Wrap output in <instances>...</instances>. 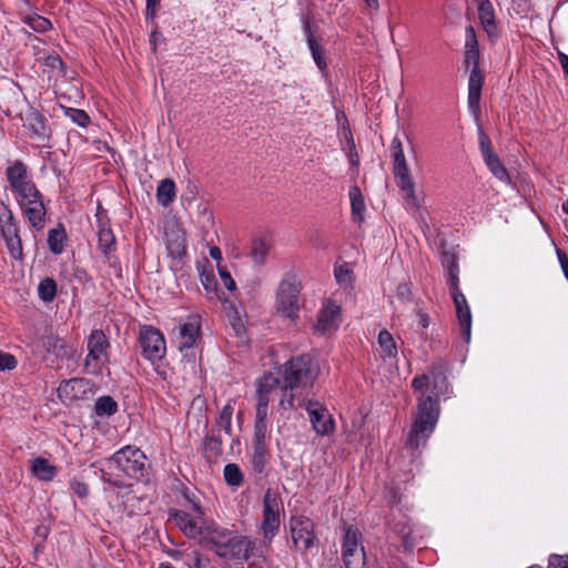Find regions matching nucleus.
I'll return each mask as SVG.
<instances>
[{"label":"nucleus","mask_w":568,"mask_h":568,"mask_svg":"<svg viewBox=\"0 0 568 568\" xmlns=\"http://www.w3.org/2000/svg\"><path fill=\"white\" fill-rule=\"evenodd\" d=\"M318 361L310 354L291 358L283 366V386L280 405L284 409L302 406L304 390L311 388L318 377Z\"/></svg>","instance_id":"3"},{"label":"nucleus","mask_w":568,"mask_h":568,"mask_svg":"<svg viewBox=\"0 0 568 568\" xmlns=\"http://www.w3.org/2000/svg\"><path fill=\"white\" fill-rule=\"evenodd\" d=\"M465 49L466 50H479L476 32L471 26H468L465 29Z\"/></svg>","instance_id":"44"},{"label":"nucleus","mask_w":568,"mask_h":568,"mask_svg":"<svg viewBox=\"0 0 568 568\" xmlns=\"http://www.w3.org/2000/svg\"><path fill=\"white\" fill-rule=\"evenodd\" d=\"M204 546L226 560L246 561L255 555L256 541L215 525L206 530Z\"/></svg>","instance_id":"5"},{"label":"nucleus","mask_w":568,"mask_h":568,"mask_svg":"<svg viewBox=\"0 0 568 568\" xmlns=\"http://www.w3.org/2000/svg\"><path fill=\"white\" fill-rule=\"evenodd\" d=\"M44 64L52 70H62L63 62L59 55H49L44 60Z\"/></svg>","instance_id":"49"},{"label":"nucleus","mask_w":568,"mask_h":568,"mask_svg":"<svg viewBox=\"0 0 568 568\" xmlns=\"http://www.w3.org/2000/svg\"><path fill=\"white\" fill-rule=\"evenodd\" d=\"M293 547L298 551L311 549L317 538L314 532V523L305 516H293L290 520Z\"/></svg>","instance_id":"13"},{"label":"nucleus","mask_w":568,"mask_h":568,"mask_svg":"<svg viewBox=\"0 0 568 568\" xmlns=\"http://www.w3.org/2000/svg\"><path fill=\"white\" fill-rule=\"evenodd\" d=\"M412 387L420 392L416 410L412 416V426L407 433L405 446L417 450L425 447L439 419V397L448 388L447 378L442 372L415 376Z\"/></svg>","instance_id":"1"},{"label":"nucleus","mask_w":568,"mask_h":568,"mask_svg":"<svg viewBox=\"0 0 568 568\" xmlns=\"http://www.w3.org/2000/svg\"><path fill=\"white\" fill-rule=\"evenodd\" d=\"M16 223L17 221L10 207L6 203L0 202V229H2V226H9Z\"/></svg>","instance_id":"41"},{"label":"nucleus","mask_w":568,"mask_h":568,"mask_svg":"<svg viewBox=\"0 0 568 568\" xmlns=\"http://www.w3.org/2000/svg\"><path fill=\"white\" fill-rule=\"evenodd\" d=\"M65 240V230L62 224H59L58 227L50 230L48 233L49 250L55 255L61 254L64 250Z\"/></svg>","instance_id":"27"},{"label":"nucleus","mask_w":568,"mask_h":568,"mask_svg":"<svg viewBox=\"0 0 568 568\" xmlns=\"http://www.w3.org/2000/svg\"><path fill=\"white\" fill-rule=\"evenodd\" d=\"M267 460H268V457L252 455L251 467H252L254 475L258 476V478L263 477V475L265 473L266 465H267Z\"/></svg>","instance_id":"39"},{"label":"nucleus","mask_w":568,"mask_h":568,"mask_svg":"<svg viewBox=\"0 0 568 568\" xmlns=\"http://www.w3.org/2000/svg\"><path fill=\"white\" fill-rule=\"evenodd\" d=\"M280 385V379L275 377L272 374L264 375L263 378L260 381L257 390L263 393H272Z\"/></svg>","instance_id":"37"},{"label":"nucleus","mask_w":568,"mask_h":568,"mask_svg":"<svg viewBox=\"0 0 568 568\" xmlns=\"http://www.w3.org/2000/svg\"><path fill=\"white\" fill-rule=\"evenodd\" d=\"M159 568H174V567L171 564H169V562H163V564L160 565Z\"/></svg>","instance_id":"64"},{"label":"nucleus","mask_w":568,"mask_h":568,"mask_svg":"<svg viewBox=\"0 0 568 568\" xmlns=\"http://www.w3.org/2000/svg\"><path fill=\"white\" fill-rule=\"evenodd\" d=\"M139 342L142 348V355L145 359L155 363L164 357L166 346L164 337L159 329L152 326L142 327Z\"/></svg>","instance_id":"14"},{"label":"nucleus","mask_w":568,"mask_h":568,"mask_svg":"<svg viewBox=\"0 0 568 568\" xmlns=\"http://www.w3.org/2000/svg\"><path fill=\"white\" fill-rule=\"evenodd\" d=\"M444 263L448 267L447 285L456 308V315L460 326V333L464 339L468 343L471 334V313L465 295L458 287V265L453 254H445Z\"/></svg>","instance_id":"7"},{"label":"nucleus","mask_w":568,"mask_h":568,"mask_svg":"<svg viewBox=\"0 0 568 568\" xmlns=\"http://www.w3.org/2000/svg\"><path fill=\"white\" fill-rule=\"evenodd\" d=\"M31 471L39 480L51 481L57 476L58 469L48 459L37 457L31 462Z\"/></svg>","instance_id":"23"},{"label":"nucleus","mask_w":568,"mask_h":568,"mask_svg":"<svg viewBox=\"0 0 568 568\" xmlns=\"http://www.w3.org/2000/svg\"><path fill=\"white\" fill-rule=\"evenodd\" d=\"M193 507L197 514L196 518H193L190 514L179 509H170L169 516L170 519L175 523V525L187 538L195 539L201 537L200 542L204 545V536L206 530L212 529L215 525H203L201 521V517L203 515L201 506L194 504Z\"/></svg>","instance_id":"10"},{"label":"nucleus","mask_w":568,"mask_h":568,"mask_svg":"<svg viewBox=\"0 0 568 568\" xmlns=\"http://www.w3.org/2000/svg\"><path fill=\"white\" fill-rule=\"evenodd\" d=\"M210 255L213 260L220 261L222 258L221 250L217 246L210 248Z\"/></svg>","instance_id":"61"},{"label":"nucleus","mask_w":568,"mask_h":568,"mask_svg":"<svg viewBox=\"0 0 568 568\" xmlns=\"http://www.w3.org/2000/svg\"><path fill=\"white\" fill-rule=\"evenodd\" d=\"M301 284L292 273L284 275L276 292V310L294 321L300 310Z\"/></svg>","instance_id":"8"},{"label":"nucleus","mask_w":568,"mask_h":568,"mask_svg":"<svg viewBox=\"0 0 568 568\" xmlns=\"http://www.w3.org/2000/svg\"><path fill=\"white\" fill-rule=\"evenodd\" d=\"M24 125L31 131V136L40 141L49 138L44 116L36 109L29 108L26 112Z\"/></svg>","instance_id":"21"},{"label":"nucleus","mask_w":568,"mask_h":568,"mask_svg":"<svg viewBox=\"0 0 568 568\" xmlns=\"http://www.w3.org/2000/svg\"><path fill=\"white\" fill-rule=\"evenodd\" d=\"M418 325L423 328H427L430 324V317L427 313L423 311H417Z\"/></svg>","instance_id":"57"},{"label":"nucleus","mask_w":568,"mask_h":568,"mask_svg":"<svg viewBox=\"0 0 568 568\" xmlns=\"http://www.w3.org/2000/svg\"><path fill=\"white\" fill-rule=\"evenodd\" d=\"M396 296L403 303L410 301L412 291H410L409 285L407 283H403V284L398 285V287L396 290Z\"/></svg>","instance_id":"48"},{"label":"nucleus","mask_w":568,"mask_h":568,"mask_svg":"<svg viewBox=\"0 0 568 568\" xmlns=\"http://www.w3.org/2000/svg\"><path fill=\"white\" fill-rule=\"evenodd\" d=\"M98 244L105 257L115 251V236L110 227L102 226L98 231Z\"/></svg>","instance_id":"29"},{"label":"nucleus","mask_w":568,"mask_h":568,"mask_svg":"<svg viewBox=\"0 0 568 568\" xmlns=\"http://www.w3.org/2000/svg\"><path fill=\"white\" fill-rule=\"evenodd\" d=\"M478 140H479V150H480L483 158L494 154L490 139L483 131L481 126H478Z\"/></svg>","instance_id":"40"},{"label":"nucleus","mask_w":568,"mask_h":568,"mask_svg":"<svg viewBox=\"0 0 568 568\" xmlns=\"http://www.w3.org/2000/svg\"><path fill=\"white\" fill-rule=\"evenodd\" d=\"M118 412V403L111 396H101L94 405V413L99 417H109Z\"/></svg>","instance_id":"30"},{"label":"nucleus","mask_w":568,"mask_h":568,"mask_svg":"<svg viewBox=\"0 0 568 568\" xmlns=\"http://www.w3.org/2000/svg\"><path fill=\"white\" fill-rule=\"evenodd\" d=\"M222 439L212 434L206 435L203 440V456L209 463H215L222 456Z\"/></svg>","instance_id":"24"},{"label":"nucleus","mask_w":568,"mask_h":568,"mask_svg":"<svg viewBox=\"0 0 568 568\" xmlns=\"http://www.w3.org/2000/svg\"><path fill=\"white\" fill-rule=\"evenodd\" d=\"M465 65L471 67L468 79V108L477 116L479 112V101L484 84V75L479 69V50L465 51Z\"/></svg>","instance_id":"9"},{"label":"nucleus","mask_w":568,"mask_h":568,"mask_svg":"<svg viewBox=\"0 0 568 568\" xmlns=\"http://www.w3.org/2000/svg\"><path fill=\"white\" fill-rule=\"evenodd\" d=\"M304 31L307 37L308 49L312 52V55H313V59H314L316 65L318 67L320 70H322V71L325 70L327 64H326L325 57L323 54L322 47L320 45L317 40L313 37L308 22H306L304 24Z\"/></svg>","instance_id":"26"},{"label":"nucleus","mask_w":568,"mask_h":568,"mask_svg":"<svg viewBox=\"0 0 568 568\" xmlns=\"http://www.w3.org/2000/svg\"><path fill=\"white\" fill-rule=\"evenodd\" d=\"M224 480L227 485L239 487L243 483V474L236 464H227L224 467Z\"/></svg>","instance_id":"35"},{"label":"nucleus","mask_w":568,"mask_h":568,"mask_svg":"<svg viewBox=\"0 0 568 568\" xmlns=\"http://www.w3.org/2000/svg\"><path fill=\"white\" fill-rule=\"evenodd\" d=\"M175 197V183L171 179H165L160 182L156 189V200L158 202L166 207L169 206Z\"/></svg>","instance_id":"28"},{"label":"nucleus","mask_w":568,"mask_h":568,"mask_svg":"<svg viewBox=\"0 0 568 568\" xmlns=\"http://www.w3.org/2000/svg\"><path fill=\"white\" fill-rule=\"evenodd\" d=\"M89 390V381L85 378H71L68 381H63L58 389L59 399L65 404H72L75 400L82 399L85 397Z\"/></svg>","instance_id":"17"},{"label":"nucleus","mask_w":568,"mask_h":568,"mask_svg":"<svg viewBox=\"0 0 568 568\" xmlns=\"http://www.w3.org/2000/svg\"><path fill=\"white\" fill-rule=\"evenodd\" d=\"M378 344L382 348L383 356L395 357L397 355V347L393 335L383 329L378 334Z\"/></svg>","instance_id":"33"},{"label":"nucleus","mask_w":568,"mask_h":568,"mask_svg":"<svg viewBox=\"0 0 568 568\" xmlns=\"http://www.w3.org/2000/svg\"><path fill=\"white\" fill-rule=\"evenodd\" d=\"M359 540L358 529L348 527L342 545V557L346 568H364L365 566V551Z\"/></svg>","instance_id":"15"},{"label":"nucleus","mask_w":568,"mask_h":568,"mask_svg":"<svg viewBox=\"0 0 568 568\" xmlns=\"http://www.w3.org/2000/svg\"><path fill=\"white\" fill-rule=\"evenodd\" d=\"M70 488L81 499L87 498L89 495V486L77 478L70 481Z\"/></svg>","instance_id":"45"},{"label":"nucleus","mask_w":568,"mask_h":568,"mask_svg":"<svg viewBox=\"0 0 568 568\" xmlns=\"http://www.w3.org/2000/svg\"><path fill=\"white\" fill-rule=\"evenodd\" d=\"M4 174L9 190L30 225L37 231L42 230L47 210L27 164L14 160L9 163Z\"/></svg>","instance_id":"2"},{"label":"nucleus","mask_w":568,"mask_h":568,"mask_svg":"<svg viewBox=\"0 0 568 568\" xmlns=\"http://www.w3.org/2000/svg\"><path fill=\"white\" fill-rule=\"evenodd\" d=\"M257 394V404L256 405H264V407H268L270 403V393H263L260 390H256Z\"/></svg>","instance_id":"58"},{"label":"nucleus","mask_w":568,"mask_h":568,"mask_svg":"<svg viewBox=\"0 0 568 568\" xmlns=\"http://www.w3.org/2000/svg\"><path fill=\"white\" fill-rule=\"evenodd\" d=\"M351 270L346 265L335 267L336 281L341 284H347L351 282Z\"/></svg>","instance_id":"47"},{"label":"nucleus","mask_w":568,"mask_h":568,"mask_svg":"<svg viewBox=\"0 0 568 568\" xmlns=\"http://www.w3.org/2000/svg\"><path fill=\"white\" fill-rule=\"evenodd\" d=\"M200 335V322L197 317L190 318L179 326L178 347L181 352L191 349Z\"/></svg>","instance_id":"20"},{"label":"nucleus","mask_w":568,"mask_h":568,"mask_svg":"<svg viewBox=\"0 0 568 568\" xmlns=\"http://www.w3.org/2000/svg\"><path fill=\"white\" fill-rule=\"evenodd\" d=\"M232 416H233V406L231 404H226L219 414V418L215 423L213 432L215 430H224L225 434H232Z\"/></svg>","instance_id":"32"},{"label":"nucleus","mask_w":568,"mask_h":568,"mask_svg":"<svg viewBox=\"0 0 568 568\" xmlns=\"http://www.w3.org/2000/svg\"><path fill=\"white\" fill-rule=\"evenodd\" d=\"M109 339L101 329H94L88 338V355L84 367L90 374H99L108 362Z\"/></svg>","instance_id":"11"},{"label":"nucleus","mask_w":568,"mask_h":568,"mask_svg":"<svg viewBox=\"0 0 568 568\" xmlns=\"http://www.w3.org/2000/svg\"><path fill=\"white\" fill-rule=\"evenodd\" d=\"M282 509V501L280 495L273 489L268 488L263 497V520L262 531L265 539L271 541L280 529V511Z\"/></svg>","instance_id":"12"},{"label":"nucleus","mask_w":568,"mask_h":568,"mask_svg":"<svg viewBox=\"0 0 568 568\" xmlns=\"http://www.w3.org/2000/svg\"><path fill=\"white\" fill-rule=\"evenodd\" d=\"M562 210L566 214H568V199L562 203Z\"/></svg>","instance_id":"63"},{"label":"nucleus","mask_w":568,"mask_h":568,"mask_svg":"<svg viewBox=\"0 0 568 568\" xmlns=\"http://www.w3.org/2000/svg\"><path fill=\"white\" fill-rule=\"evenodd\" d=\"M266 423L255 424L254 443L265 442Z\"/></svg>","instance_id":"51"},{"label":"nucleus","mask_w":568,"mask_h":568,"mask_svg":"<svg viewBox=\"0 0 568 568\" xmlns=\"http://www.w3.org/2000/svg\"><path fill=\"white\" fill-rule=\"evenodd\" d=\"M160 0H146V8H145V18L146 19H154L155 17V8L159 4Z\"/></svg>","instance_id":"54"},{"label":"nucleus","mask_w":568,"mask_h":568,"mask_svg":"<svg viewBox=\"0 0 568 568\" xmlns=\"http://www.w3.org/2000/svg\"><path fill=\"white\" fill-rule=\"evenodd\" d=\"M267 416V407L264 405H256V420L255 424L265 423Z\"/></svg>","instance_id":"56"},{"label":"nucleus","mask_w":568,"mask_h":568,"mask_svg":"<svg viewBox=\"0 0 568 568\" xmlns=\"http://www.w3.org/2000/svg\"><path fill=\"white\" fill-rule=\"evenodd\" d=\"M475 2L477 6L478 18L484 31L487 33L491 41L496 40L499 36V32L493 3L490 0H475Z\"/></svg>","instance_id":"18"},{"label":"nucleus","mask_w":568,"mask_h":568,"mask_svg":"<svg viewBox=\"0 0 568 568\" xmlns=\"http://www.w3.org/2000/svg\"><path fill=\"white\" fill-rule=\"evenodd\" d=\"M0 231H1V235H2L3 240L19 235V227H18L17 223L13 225H9V226H2V229H0Z\"/></svg>","instance_id":"52"},{"label":"nucleus","mask_w":568,"mask_h":568,"mask_svg":"<svg viewBox=\"0 0 568 568\" xmlns=\"http://www.w3.org/2000/svg\"><path fill=\"white\" fill-rule=\"evenodd\" d=\"M354 149H355V145H354V142L352 141V146H351V151H349V154H348L349 162H351V164L353 166H358L359 158H358V154L356 152H353Z\"/></svg>","instance_id":"59"},{"label":"nucleus","mask_w":568,"mask_h":568,"mask_svg":"<svg viewBox=\"0 0 568 568\" xmlns=\"http://www.w3.org/2000/svg\"><path fill=\"white\" fill-rule=\"evenodd\" d=\"M483 159H484L485 164L487 165V168L489 169V171L491 172V174L495 178H497L498 180L504 181V182L509 180L508 172H507L506 168L501 164L497 154L494 153V154L487 155Z\"/></svg>","instance_id":"31"},{"label":"nucleus","mask_w":568,"mask_h":568,"mask_svg":"<svg viewBox=\"0 0 568 568\" xmlns=\"http://www.w3.org/2000/svg\"><path fill=\"white\" fill-rule=\"evenodd\" d=\"M301 407H305L313 429L317 435L325 436L334 430V420L327 408L318 402L305 400Z\"/></svg>","instance_id":"16"},{"label":"nucleus","mask_w":568,"mask_h":568,"mask_svg":"<svg viewBox=\"0 0 568 568\" xmlns=\"http://www.w3.org/2000/svg\"><path fill=\"white\" fill-rule=\"evenodd\" d=\"M339 311V306L332 301L324 304L318 313L317 323L314 325V332L323 335L335 328Z\"/></svg>","instance_id":"19"},{"label":"nucleus","mask_w":568,"mask_h":568,"mask_svg":"<svg viewBox=\"0 0 568 568\" xmlns=\"http://www.w3.org/2000/svg\"><path fill=\"white\" fill-rule=\"evenodd\" d=\"M17 365L18 361L12 354L0 351V372L12 371Z\"/></svg>","instance_id":"43"},{"label":"nucleus","mask_w":568,"mask_h":568,"mask_svg":"<svg viewBox=\"0 0 568 568\" xmlns=\"http://www.w3.org/2000/svg\"><path fill=\"white\" fill-rule=\"evenodd\" d=\"M557 256L564 272L565 277L568 281V256L561 250L557 248Z\"/></svg>","instance_id":"53"},{"label":"nucleus","mask_w":568,"mask_h":568,"mask_svg":"<svg viewBox=\"0 0 568 568\" xmlns=\"http://www.w3.org/2000/svg\"><path fill=\"white\" fill-rule=\"evenodd\" d=\"M149 469L145 454L138 447L125 446L105 460V468L101 469V479L114 488L123 489L130 486L124 477L148 481Z\"/></svg>","instance_id":"4"},{"label":"nucleus","mask_w":568,"mask_h":568,"mask_svg":"<svg viewBox=\"0 0 568 568\" xmlns=\"http://www.w3.org/2000/svg\"><path fill=\"white\" fill-rule=\"evenodd\" d=\"M364 1H365V3H366L369 8L374 9V10H377V9L379 8V2H378V0H364Z\"/></svg>","instance_id":"62"},{"label":"nucleus","mask_w":568,"mask_h":568,"mask_svg":"<svg viewBox=\"0 0 568 568\" xmlns=\"http://www.w3.org/2000/svg\"><path fill=\"white\" fill-rule=\"evenodd\" d=\"M548 568H568V555H551Z\"/></svg>","instance_id":"46"},{"label":"nucleus","mask_w":568,"mask_h":568,"mask_svg":"<svg viewBox=\"0 0 568 568\" xmlns=\"http://www.w3.org/2000/svg\"><path fill=\"white\" fill-rule=\"evenodd\" d=\"M559 61L565 74L568 77V55L565 53H559Z\"/></svg>","instance_id":"60"},{"label":"nucleus","mask_w":568,"mask_h":568,"mask_svg":"<svg viewBox=\"0 0 568 568\" xmlns=\"http://www.w3.org/2000/svg\"><path fill=\"white\" fill-rule=\"evenodd\" d=\"M7 247L9 250V253L11 256L16 260H19L22 257V243L20 236H13L4 239Z\"/></svg>","instance_id":"38"},{"label":"nucleus","mask_w":568,"mask_h":568,"mask_svg":"<svg viewBox=\"0 0 568 568\" xmlns=\"http://www.w3.org/2000/svg\"><path fill=\"white\" fill-rule=\"evenodd\" d=\"M219 273H220L222 284L230 291L234 290L235 282L232 278L231 274L225 270H220Z\"/></svg>","instance_id":"50"},{"label":"nucleus","mask_w":568,"mask_h":568,"mask_svg":"<svg viewBox=\"0 0 568 568\" xmlns=\"http://www.w3.org/2000/svg\"><path fill=\"white\" fill-rule=\"evenodd\" d=\"M272 246L273 244L271 239L265 236V234H260L252 237L250 256L254 265L262 266L265 264Z\"/></svg>","instance_id":"22"},{"label":"nucleus","mask_w":568,"mask_h":568,"mask_svg":"<svg viewBox=\"0 0 568 568\" xmlns=\"http://www.w3.org/2000/svg\"><path fill=\"white\" fill-rule=\"evenodd\" d=\"M390 155L393 159V173L397 179V185L402 192L405 207L408 211L416 212L419 209V203L415 194V186L410 178L403 144L398 136L392 140Z\"/></svg>","instance_id":"6"},{"label":"nucleus","mask_w":568,"mask_h":568,"mask_svg":"<svg viewBox=\"0 0 568 568\" xmlns=\"http://www.w3.org/2000/svg\"><path fill=\"white\" fill-rule=\"evenodd\" d=\"M62 109L64 111L65 116L71 119L79 126L85 128L88 125L90 118L85 111L65 106H62Z\"/></svg>","instance_id":"36"},{"label":"nucleus","mask_w":568,"mask_h":568,"mask_svg":"<svg viewBox=\"0 0 568 568\" xmlns=\"http://www.w3.org/2000/svg\"><path fill=\"white\" fill-rule=\"evenodd\" d=\"M28 24L34 31H38V32H44V31H47V30H49L51 28L50 20H48V19H45L43 17H40V16L30 17L28 19Z\"/></svg>","instance_id":"42"},{"label":"nucleus","mask_w":568,"mask_h":568,"mask_svg":"<svg viewBox=\"0 0 568 568\" xmlns=\"http://www.w3.org/2000/svg\"><path fill=\"white\" fill-rule=\"evenodd\" d=\"M349 200L353 221L361 224L364 221L365 203L358 186L354 185L349 189Z\"/></svg>","instance_id":"25"},{"label":"nucleus","mask_w":568,"mask_h":568,"mask_svg":"<svg viewBox=\"0 0 568 568\" xmlns=\"http://www.w3.org/2000/svg\"><path fill=\"white\" fill-rule=\"evenodd\" d=\"M39 297L44 302H52L57 295V284L52 278H44L38 286Z\"/></svg>","instance_id":"34"},{"label":"nucleus","mask_w":568,"mask_h":568,"mask_svg":"<svg viewBox=\"0 0 568 568\" xmlns=\"http://www.w3.org/2000/svg\"><path fill=\"white\" fill-rule=\"evenodd\" d=\"M253 455L268 457V452H267L265 442L254 443Z\"/></svg>","instance_id":"55"}]
</instances>
